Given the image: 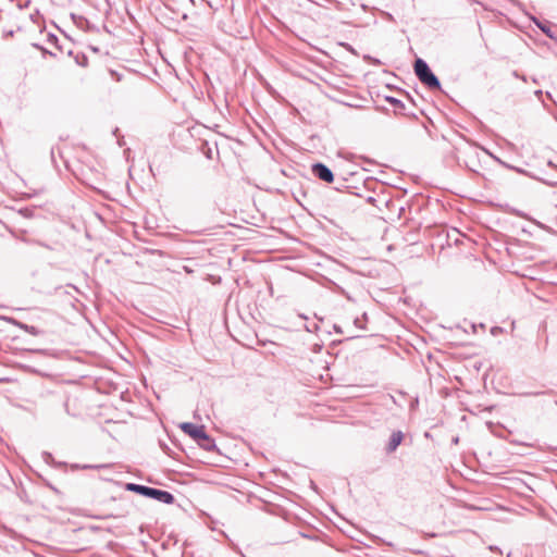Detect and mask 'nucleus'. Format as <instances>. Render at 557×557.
<instances>
[{"label": "nucleus", "instance_id": "obj_20", "mask_svg": "<svg viewBox=\"0 0 557 557\" xmlns=\"http://www.w3.org/2000/svg\"><path fill=\"white\" fill-rule=\"evenodd\" d=\"M362 319H363V320H367V313H363V314H362Z\"/></svg>", "mask_w": 557, "mask_h": 557}, {"label": "nucleus", "instance_id": "obj_4", "mask_svg": "<svg viewBox=\"0 0 557 557\" xmlns=\"http://www.w3.org/2000/svg\"><path fill=\"white\" fill-rule=\"evenodd\" d=\"M181 429L184 433L189 435L195 441L199 440L205 432L203 425H196L191 422H184L181 424Z\"/></svg>", "mask_w": 557, "mask_h": 557}, {"label": "nucleus", "instance_id": "obj_13", "mask_svg": "<svg viewBox=\"0 0 557 557\" xmlns=\"http://www.w3.org/2000/svg\"><path fill=\"white\" fill-rule=\"evenodd\" d=\"M342 47H344L346 50H348L349 52L356 54V51L355 49L351 47V45L347 44V42H341L339 44Z\"/></svg>", "mask_w": 557, "mask_h": 557}, {"label": "nucleus", "instance_id": "obj_5", "mask_svg": "<svg viewBox=\"0 0 557 557\" xmlns=\"http://www.w3.org/2000/svg\"><path fill=\"white\" fill-rule=\"evenodd\" d=\"M7 321L9 323H11L12 325L18 327L20 330L30 334V335H34V336H38V335H41L44 334V331L39 330L38 327L34 326V325H28L26 323H23L21 321H17L16 319L14 318H8Z\"/></svg>", "mask_w": 557, "mask_h": 557}, {"label": "nucleus", "instance_id": "obj_8", "mask_svg": "<svg viewBox=\"0 0 557 557\" xmlns=\"http://www.w3.org/2000/svg\"><path fill=\"white\" fill-rule=\"evenodd\" d=\"M536 26L549 38H555L554 34L552 33V29H550V26L545 24V23H542L537 20H534Z\"/></svg>", "mask_w": 557, "mask_h": 557}, {"label": "nucleus", "instance_id": "obj_1", "mask_svg": "<svg viewBox=\"0 0 557 557\" xmlns=\"http://www.w3.org/2000/svg\"><path fill=\"white\" fill-rule=\"evenodd\" d=\"M125 488H126V491L137 493L141 496H145V497H148L151 499H156V500L166 504V505H171L175 500L174 495L172 493H170L168 491L146 486V485H140V484H136V483H127Z\"/></svg>", "mask_w": 557, "mask_h": 557}, {"label": "nucleus", "instance_id": "obj_7", "mask_svg": "<svg viewBox=\"0 0 557 557\" xmlns=\"http://www.w3.org/2000/svg\"><path fill=\"white\" fill-rule=\"evenodd\" d=\"M198 445L207 451H212L216 447L215 442L205 431L199 440L196 441Z\"/></svg>", "mask_w": 557, "mask_h": 557}, {"label": "nucleus", "instance_id": "obj_18", "mask_svg": "<svg viewBox=\"0 0 557 557\" xmlns=\"http://www.w3.org/2000/svg\"><path fill=\"white\" fill-rule=\"evenodd\" d=\"M334 330H335V332H336V333H342L341 327H338V326H336V325L334 326Z\"/></svg>", "mask_w": 557, "mask_h": 557}, {"label": "nucleus", "instance_id": "obj_14", "mask_svg": "<svg viewBox=\"0 0 557 557\" xmlns=\"http://www.w3.org/2000/svg\"><path fill=\"white\" fill-rule=\"evenodd\" d=\"M354 324L361 330L364 329V325L362 324V320L360 318H356Z\"/></svg>", "mask_w": 557, "mask_h": 557}, {"label": "nucleus", "instance_id": "obj_9", "mask_svg": "<svg viewBox=\"0 0 557 557\" xmlns=\"http://www.w3.org/2000/svg\"><path fill=\"white\" fill-rule=\"evenodd\" d=\"M386 101L389 102L394 107L395 110H404L405 109V104L400 100H398L394 97H386Z\"/></svg>", "mask_w": 557, "mask_h": 557}, {"label": "nucleus", "instance_id": "obj_16", "mask_svg": "<svg viewBox=\"0 0 557 557\" xmlns=\"http://www.w3.org/2000/svg\"><path fill=\"white\" fill-rule=\"evenodd\" d=\"M491 332L493 335H496L497 333L502 332V327L494 326V327H492Z\"/></svg>", "mask_w": 557, "mask_h": 557}, {"label": "nucleus", "instance_id": "obj_6", "mask_svg": "<svg viewBox=\"0 0 557 557\" xmlns=\"http://www.w3.org/2000/svg\"><path fill=\"white\" fill-rule=\"evenodd\" d=\"M403 440H404V433L401 431H394L389 436L388 443L385 447V451L387 454L394 453L398 448V446L401 444Z\"/></svg>", "mask_w": 557, "mask_h": 557}, {"label": "nucleus", "instance_id": "obj_11", "mask_svg": "<svg viewBox=\"0 0 557 557\" xmlns=\"http://www.w3.org/2000/svg\"><path fill=\"white\" fill-rule=\"evenodd\" d=\"M58 153H59V154H61L60 149H59V148H54V147H53V148L51 149L50 154H51V160H52V162H53L54 164L57 163V161H55V157H58Z\"/></svg>", "mask_w": 557, "mask_h": 557}, {"label": "nucleus", "instance_id": "obj_10", "mask_svg": "<svg viewBox=\"0 0 557 557\" xmlns=\"http://www.w3.org/2000/svg\"><path fill=\"white\" fill-rule=\"evenodd\" d=\"M73 468L75 469H100V468H103V466H90V465H85V466H78V465H74Z\"/></svg>", "mask_w": 557, "mask_h": 557}, {"label": "nucleus", "instance_id": "obj_2", "mask_svg": "<svg viewBox=\"0 0 557 557\" xmlns=\"http://www.w3.org/2000/svg\"><path fill=\"white\" fill-rule=\"evenodd\" d=\"M414 74L418 79L431 90L441 89V82L432 72L429 64L421 58H417L413 63Z\"/></svg>", "mask_w": 557, "mask_h": 557}, {"label": "nucleus", "instance_id": "obj_12", "mask_svg": "<svg viewBox=\"0 0 557 557\" xmlns=\"http://www.w3.org/2000/svg\"><path fill=\"white\" fill-rule=\"evenodd\" d=\"M58 153H59V154H61L60 149H59V148H54V147H53V148L51 149L50 154H51V160H52V162H53L54 164L57 163V161H55V157H58Z\"/></svg>", "mask_w": 557, "mask_h": 557}, {"label": "nucleus", "instance_id": "obj_3", "mask_svg": "<svg viewBox=\"0 0 557 557\" xmlns=\"http://www.w3.org/2000/svg\"><path fill=\"white\" fill-rule=\"evenodd\" d=\"M312 174L319 180L332 183L334 181V174L329 166L323 163H314L311 168Z\"/></svg>", "mask_w": 557, "mask_h": 557}, {"label": "nucleus", "instance_id": "obj_19", "mask_svg": "<svg viewBox=\"0 0 557 557\" xmlns=\"http://www.w3.org/2000/svg\"><path fill=\"white\" fill-rule=\"evenodd\" d=\"M490 549H491V550H498V548H497V547H494V546H490Z\"/></svg>", "mask_w": 557, "mask_h": 557}, {"label": "nucleus", "instance_id": "obj_15", "mask_svg": "<svg viewBox=\"0 0 557 557\" xmlns=\"http://www.w3.org/2000/svg\"><path fill=\"white\" fill-rule=\"evenodd\" d=\"M23 240H24L25 243H34V244H37V245H39V246H44V247H46V248H49V246H47V245H45V244H42V243H40V242H38V240H28V239H23Z\"/></svg>", "mask_w": 557, "mask_h": 557}, {"label": "nucleus", "instance_id": "obj_17", "mask_svg": "<svg viewBox=\"0 0 557 557\" xmlns=\"http://www.w3.org/2000/svg\"><path fill=\"white\" fill-rule=\"evenodd\" d=\"M535 96L541 100V98L543 96V91L542 90H536L535 91Z\"/></svg>", "mask_w": 557, "mask_h": 557}]
</instances>
